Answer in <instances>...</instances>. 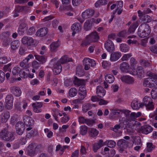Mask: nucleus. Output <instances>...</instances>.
Here are the masks:
<instances>
[{
  "mask_svg": "<svg viewBox=\"0 0 157 157\" xmlns=\"http://www.w3.org/2000/svg\"><path fill=\"white\" fill-rule=\"evenodd\" d=\"M72 61V59L68 57L67 56H64L62 57L59 59V61L57 62L54 65V68L53 70L54 74L58 75L61 72L62 67L60 64V63L61 64H64L67 62H71Z\"/></svg>",
  "mask_w": 157,
  "mask_h": 157,
  "instance_id": "nucleus-1",
  "label": "nucleus"
},
{
  "mask_svg": "<svg viewBox=\"0 0 157 157\" xmlns=\"http://www.w3.org/2000/svg\"><path fill=\"white\" fill-rule=\"evenodd\" d=\"M151 32V28L149 25L146 23L143 24L139 27L138 34L140 37L144 38L147 37Z\"/></svg>",
  "mask_w": 157,
  "mask_h": 157,
  "instance_id": "nucleus-2",
  "label": "nucleus"
},
{
  "mask_svg": "<svg viewBox=\"0 0 157 157\" xmlns=\"http://www.w3.org/2000/svg\"><path fill=\"white\" fill-rule=\"evenodd\" d=\"M147 75L149 77L144 79L143 85L146 87H152L154 86V85L153 83L151 82L150 81L155 82L156 80H157V75L150 72H148L147 73Z\"/></svg>",
  "mask_w": 157,
  "mask_h": 157,
  "instance_id": "nucleus-3",
  "label": "nucleus"
},
{
  "mask_svg": "<svg viewBox=\"0 0 157 157\" xmlns=\"http://www.w3.org/2000/svg\"><path fill=\"white\" fill-rule=\"evenodd\" d=\"M41 147V146L40 144L36 145L35 143H31L27 148V154L28 155L33 156L40 150Z\"/></svg>",
  "mask_w": 157,
  "mask_h": 157,
  "instance_id": "nucleus-4",
  "label": "nucleus"
},
{
  "mask_svg": "<svg viewBox=\"0 0 157 157\" xmlns=\"http://www.w3.org/2000/svg\"><path fill=\"white\" fill-rule=\"evenodd\" d=\"M94 15V17H97L100 15L98 12H95L92 8L87 9L85 10L82 13V16L84 19H86L93 17Z\"/></svg>",
  "mask_w": 157,
  "mask_h": 157,
  "instance_id": "nucleus-5",
  "label": "nucleus"
},
{
  "mask_svg": "<svg viewBox=\"0 0 157 157\" xmlns=\"http://www.w3.org/2000/svg\"><path fill=\"white\" fill-rule=\"evenodd\" d=\"M143 101L142 107L144 105L148 110H152L154 109V105L152 99L150 97L145 96L143 99Z\"/></svg>",
  "mask_w": 157,
  "mask_h": 157,
  "instance_id": "nucleus-6",
  "label": "nucleus"
},
{
  "mask_svg": "<svg viewBox=\"0 0 157 157\" xmlns=\"http://www.w3.org/2000/svg\"><path fill=\"white\" fill-rule=\"evenodd\" d=\"M83 63L84 65V69L86 70H89L90 66L94 67L96 64L95 61L94 59L88 58H84L83 60Z\"/></svg>",
  "mask_w": 157,
  "mask_h": 157,
  "instance_id": "nucleus-7",
  "label": "nucleus"
},
{
  "mask_svg": "<svg viewBox=\"0 0 157 157\" xmlns=\"http://www.w3.org/2000/svg\"><path fill=\"white\" fill-rule=\"evenodd\" d=\"M16 133L19 135H21L24 133L25 126L24 124L22 122H18L15 125Z\"/></svg>",
  "mask_w": 157,
  "mask_h": 157,
  "instance_id": "nucleus-8",
  "label": "nucleus"
},
{
  "mask_svg": "<svg viewBox=\"0 0 157 157\" xmlns=\"http://www.w3.org/2000/svg\"><path fill=\"white\" fill-rule=\"evenodd\" d=\"M120 111L124 114L127 121H131L135 120L134 112L131 113V111L128 110L124 109H121Z\"/></svg>",
  "mask_w": 157,
  "mask_h": 157,
  "instance_id": "nucleus-9",
  "label": "nucleus"
},
{
  "mask_svg": "<svg viewBox=\"0 0 157 157\" xmlns=\"http://www.w3.org/2000/svg\"><path fill=\"white\" fill-rule=\"evenodd\" d=\"M129 143L128 140L124 139L119 140L117 143V145L119 147V150L122 151L124 149L129 146Z\"/></svg>",
  "mask_w": 157,
  "mask_h": 157,
  "instance_id": "nucleus-10",
  "label": "nucleus"
},
{
  "mask_svg": "<svg viewBox=\"0 0 157 157\" xmlns=\"http://www.w3.org/2000/svg\"><path fill=\"white\" fill-rule=\"evenodd\" d=\"M105 48L107 51L109 52H113L115 49L113 43L110 40H108L105 43Z\"/></svg>",
  "mask_w": 157,
  "mask_h": 157,
  "instance_id": "nucleus-11",
  "label": "nucleus"
},
{
  "mask_svg": "<svg viewBox=\"0 0 157 157\" xmlns=\"http://www.w3.org/2000/svg\"><path fill=\"white\" fill-rule=\"evenodd\" d=\"M120 79L123 82L126 83L133 84L134 83L135 80L134 78L129 75H123L121 76Z\"/></svg>",
  "mask_w": 157,
  "mask_h": 157,
  "instance_id": "nucleus-12",
  "label": "nucleus"
},
{
  "mask_svg": "<svg viewBox=\"0 0 157 157\" xmlns=\"http://www.w3.org/2000/svg\"><path fill=\"white\" fill-rule=\"evenodd\" d=\"M87 38L90 40V41L92 42H96L99 39V37L97 32L94 31L87 35Z\"/></svg>",
  "mask_w": 157,
  "mask_h": 157,
  "instance_id": "nucleus-13",
  "label": "nucleus"
},
{
  "mask_svg": "<svg viewBox=\"0 0 157 157\" xmlns=\"http://www.w3.org/2000/svg\"><path fill=\"white\" fill-rule=\"evenodd\" d=\"M43 105V103L41 102L33 103L32 104V106L33 107L34 112L36 113L41 112L42 109L40 108L42 107Z\"/></svg>",
  "mask_w": 157,
  "mask_h": 157,
  "instance_id": "nucleus-14",
  "label": "nucleus"
},
{
  "mask_svg": "<svg viewBox=\"0 0 157 157\" xmlns=\"http://www.w3.org/2000/svg\"><path fill=\"white\" fill-rule=\"evenodd\" d=\"M21 42L28 46L34 45L33 39L30 37L24 36L21 39Z\"/></svg>",
  "mask_w": 157,
  "mask_h": 157,
  "instance_id": "nucleus-15",
  "label": "nucleus"
},
{
  "mask_svg": "<svg viewBox=\"0 0 157 157\" xmlns=\"http://www.w3.org/2000/svg\"><path fill=\"white\" fill-rule=\"evenodd\" d=\"M71 29L73 31L72 33V35H74L77 33L81 29V25L78 22H76L73 24L71 26Z\"/></svg>",
  "mask_w": 157,
  "mask_h": 157,
  "instance_id": "nucleus-16",
  "label": "nucleus"
},
{
  "mask_svg": "<svg viewBox=\"0 0 157 157\" xmlns=\"http://www.w3.org/2000/svg\"><path fill=\"white\" fill-rule=\"evenodd\" d=\"M139 130L140 132L147 134L151 132L152 131V129L150 126L147 125H145L140 127Z\"/></svg>",
  "mask_w": 157,
  "mask_h": 157,
  "instance_id": "nucleus-17",
  "label": "nucleus"
},
{
  "mask_svg": "<svg viewBox=\"0 0 157 157\" xmlns=\"http://www.w3.org/2000/svg\"><path fill=\"white\" fill-rule=\"evenodd\" d=\"M121 53L119 52H112L110 55V60L115 62L121 56Z\"/></svg>",
  "mask_w": 157,
  "mask_h": 157,
  "instance_id": "nucleus-18",
  "label": "nucleus"
},
{
  "mask_svg": "<svg viewBox=\"0 0 157 157\" xmlns=\"http://www.w3.org/2000/svg\"><path fill=\"white\" fill-rule=\"evenodd\" d=\"M144 73L143 67L141 66H138L137 67L136 72H133L131 74L133 75H137V78H140L143 76Z\"/></svg>",
  "mask_w": 157,
  "mask_h": 157,
  "instance_id": "nucleus-19",
  "label": "nucleus"
},
{
  "mask_svg": "<svg viewBox=\"0 0 157 157\" xmlns=\"http://www.w3.org/2000/svg\"><path fill=\"white\" fill-rule=\"evenodd\" d=\"M10 92L15 96L19 97L21 94V91L20 88L18 86H13L10 88Z\"/></svg>",
  "mask_w": 157,
  "mask_h": 157,
  "instance_id": "nucleus-20",
  "label": "nucleus"
},
{
  "mask_svg": "<svg viewBox=\"0 0 157 157\" xmlns=\"http://www.w3.org/2000/svg\"><path fill=\"white\" fill-rule=\"evenodd\" d=\"M78 94L81 99H83L86 95V91L84 85L81 86L79 89Z\"/></svg>",
  "mask_w": 157,
  "mask_h": 157,
  "instance_id": "nucleus-21",
  "label": "nucleus"
},
{
  "mask_svg": "<svg viewBox=\"0 0 157 157\" xmlns=\"http://www.w3.org/2000/svg\"><path fill=\"white\" fill-rule=\"evenodd\" d=\"M23 120L24 124H25L26 126L30 127L34 124V120L29 116H24L23 118Z\"/></svg>",
  "mask_w": 157,
  "mask_h": 157,
  "instance_id": "nucleus-22",
  "label": "nucleus"
},
{
  "mask_svg": "<svg viewBox=\"0 0 157 157\" xmlns=\"http://www.w3.org/2000/svg\"><path fill=\"white\" fill-rule=\"evenodd\" d=\"M10 117L9 112L3 113L1 115L0 117V121L2 123L6 122Z\"/></svg>",
  "mask_w": 157,
  "mask_h": 157,
  "instance_id": "nucleus-23",
  "label": "nucleus"
},
{
  "mask_svg": "<svg viewBox=\"0 0 157 157\" xmlns=\"http://www.w3.org/2000/svg\"><path fill=\"white\" fill-rule=\"evenodd\" d=\"M48 31L47 28H41L37 31L36 35L40 37L44 36L47 33Z\"/></svg>",
  "mask_w": 157,
  "mask_h": 157,
  "instance_id": "nucleus-24",
  "label": "nucleus"
},
{
  "mask_svg": "<svg viewBox=\"0 0 157 157\" xmlns=\"http://www.w3.org/2000/svg\"><path fill=\"white\" fill-rule=\"evenodd\" d=\"M103 140H100L98 143H94L92 145L94 151V152H96L98 150L103 146Z\"/></svg>",
  "mask_w": 157,
  "mask_h": 157,
  "instance_id": "nucleus-25",
  "label": "nucleus"
},
{
  "mask_svg": "<svg viewBox=\"0 0 157 157\" xmlns=\"http://www.w3.org/2000/svg\"><path fill=\"white\" fill-rule=\"evenodd\" d=\"M96 93L98 96L102 98L105 94V90L101 86H98L97 88Z\"/></svg>",
  "mask_w": 157,
  "mask_h": 157,
  "instance_id": "nucleus-26",
  "label": "nucleus"
},
{
  "mask_svg": "<svg viewBox=\"0 0 157 157\" xmlns=\"http://www.w3.org/2000/svg\"><path fill=\"white\" fill-rule=\"evenodd\" d=\"M129 64L126 62H123L121 64L120 69L123 72L127 73L128 71L129 68Z\"/></svg>",
  "mask_w": 157,
  "mask_h": 157,
  "instance_id": "nucleus-27",
  "label": "nucleus"
},
{
  "mask_svg": "<svg viewBox=\"0 0 157 157\" xmlns=\"http://www.w3.org/2000/svg\"><path fill=\"white\" fill-rule=\"evenodd\" d=\"M14 134V133L13 132L9 131L8 130L5 141L10 142L13 140L15 139Z\"/></svg>",
  "mask_w": 157,
  "mask_h": 157,
  "instance_id": "nucleus-28",
  "label": "nucleus"
},
{
  "mask_svg": "<svg viewBox=\"0 0 157 157\" xmlns=\"http://www.w3.org/2000/svg\"><path fill=\"white\" fill-rule=\"evenodd\" d=\"M29 70L28 68H23L20 70L19 71V75L20 77L25 78L27 76V74L29 73Z\"/></svg>",
  "mask_w": 157,
  "mask_h": 157,
  "instance_id": "nucleus-29",
  "label": "nucleus"
},
{
  "mask_svg": "<svg viewBox=\"0 0 157 157\" xmlns=\"http://www.w3.org/2000/svg\"><path fill=\"white\" fill-rule=\"evenodd\" d=\"M10 45L11 49L13 51L19 46V42L18 40H14L11 43Z\"/></svg>",
  "mask_w": 157,
  "mask_h": 157,
  "instance_id": "nucleus-30",
  "label": "nucleus"
},
{
  "mask_svg": "<svg viewBox=\"0 0 157 157\" xmlns=\"http://www.w3.org/2000/svg\"><path fill=\"white\" fill-rule=\"evenodd\" d=\"M131 106L133 109H138L140 107H142V104H140L138 101L134 100L131 103Z\"/></svg>",
  "mask_w": 157,
  "mask_h": 157,
  "instance_id": "nucleus-31",
  "label": "nucleus"
},
{
  "mask_svg": "<svg viewBox=\"0 0 157 157\" xmlns=\"http://www.w3.org/2000/svg\"><path fill=\"white\" fill-rule=\"evenodd\" d=\"M8 130L4 128L0 131V139L2 140L5 141L6 135H7Z\"/></svg>",
  "mask_w": 157,
  "mask_h": 157,
  "instance_id": "nucleus-32",
  "label": "nucleus"
},
{
  "mask_svg": "<svg viewBox=\"0 0 157 157\" xmlns=\"http://www.w3.org/2000/svg\"><path fill=\"white\" fill-rule=\"evenodd\" d=\"M27 26V24H26L24 22L21 23L18 29L19 32H21V34L23 33L24 31L27 29L28 27Z\"/></svg>",
  "mask_w": 157,
  "mask_h": 157,
  "instance_id": "nucleus-33",
  "label": "nucleus"
},
{
  "mask_svg": "<svg viewBox=\"0 0 157 157\" xmlns=\"http://www.w3.org/2000/svg\"><path fill=\"white\" fill-rule=\"evenodd\" d=\"M73 83L75 85L78 86H83L84 85L85 82L83 80L78 78L76 77H75Z\"/></svg>",
  "mask_w": 157,
  "mask_h": 157,
  "instance_id": "nucleus-34",
  "label": "nucleus"
},
{
  "mask_svg": "<svg viewBox=\"0 0 157 157\" xmlns=\"http://www.w3.org/2000/svg\"><path fill=\"white\" fill-rule=\"evenodd\" d=\"M138 24L137 22L134 23L132 25H131L129 28L128 33H133L134 32L138 26Z\"/></svg>",
  "mask_w": 157,
  "mask_h": 157,
  "instance_id": "nucleus-35",
  "label": "nucleus"
},
{
  "mask_svg": "<svg viewBox=\"0 0 157 157\" xmlns=\"http://www.w3.org/2000/svg\"><path fill=\"white\" fill-rule=\"evenodd\" d=\"M90 135L92 137L97 136L98 134V131L95 128H91L89 129Z\"/></svg>",
  "mask_w": 157,
  "mask_h": 157,
  "instance_id": "nucleus-36",
  "label": "nucleus"
},
{
  "mask_svg": "<svg viewBox=\"0 0 157 157\" xmlns=\"http://www.w3.org/2000/svg\"><path fill=\"white\" fill-rule=\"evenodd\" d=\"M34 56L36 59L40 62V64H43L46 61L45 58L43 56L35 54Z\"/></svg>",
  "mask_w": 157,
  "mask_h": 157,
  "instance_id": "nucleus-37",
  "label": "nucleus"
},
{
  "mask_svg": "<svg viewBox=\"0 0 157 157\" xmlns=\"http://www.w3.org/2000/svg\"><path fill=\"white\" fill-rule=\"evenodd\" d=\"M120 49L122 52H125L128 51L129 48L126 44H122L120 45Z\"/></svg>",
  "mask_w": 157,
  "mask_h": 157,
  "instance_id": "nucleus-38",
  "label": "nucleus"
},
{
  "mask_svg": "<svg viewBox=\"0 0 157 157\" xmlns=\"http://www.w3.org/2000/svg\"><path fill=\"white\" fill-rule=\"evenodd\" d=\"M106 82L109 83H113L114 81V77L112 74H108L105 77Z\"/></svg>",
  "mask_w": 157,
  "mask_h": 157,
  "instance_id": "nucleus-39",
  "label": "nucleus"
},
{
  "mask_svg": "<svg viewBox=\"0 0 157 157\" xmlns=\"http://www.w3.org/2000/svg\"><path fill=\"white\" fill-rule=\"evenodd\" d=\"M107 0H98L95 3L94 6L96 8L100 6L107 4Z\"/></svg>",
  "mask_w": 157,
  "mask_h": 157,
  "instance_id": "nucleus-40",
  "label": "nucleus"
},
{
  "mask_svg": "<svg viewBox=\"0 0 157 157\" xmlns=\"http://www.w3.org/2000/svg\"><path fill=\"white\" fill-rule=\"evenodd\" d=\"M59 46V45L57 42H52L50 45L51 51L53 52L56 51Z\"/></svg>",
  "mask_w": 157,
  "mask_h": 157,
  "instance_id": "nucleus-41",
  "label": "nucleus"
},
{
  "mask_svg": "<svg viewBox=\"0 0 157 157\" xmlns=\"http://www.w3.org/2000/svg\"><path fill=\"white\" fill-rule=\"evenodd\" d=\"M15 10L18 12H21L22 11L26 12L28 11V7L26 6H17L16 7Z\"/></svg>",
  "mask_w": 157,
  "mask_h": 157,
  "instance_id": "nucleus-42",
  "label": "nucleus"
},
{
  "mask_svg": "<svg viewBox=\"0 0 157 157\" xmlns=\"http://www.w3.org/2000/svg\"><path fill=\"white\" fill-rule=\"evenodd\" d=\"M10 35V32L7 31L2 33L0 35V38L2 40L9 39V37Z\"/></svg>",
  "mask_w": 157,
  "mask_h": 157,
  "instance_id": "nucleus-43",
  "label": "nucleus"
},
{
  "mask_svg": "<svg viewBox=\"0 0 157 157\" xmlns=\"http://www.w3.org/2000/svg\"><path fill=\"white\" fill-rule=\"evenodd\" d=\"M152 98L153 99L157 98V87H154L151 92Z\"/></svg>",
  "mask_w": 157,
  "mask_h": 157,
  "instance_id": "nucleus-44",
  "label": "nucleus"
},
{
  "mask_svg": "<svg viewBox=\"0 0 157 157\" xmlns=\"http://www.w3.org/2000/svg\"><path fill=\"white\" fill-rule=\"evenodd\" d=\"M77 94V90L75 88H72L70 89L69 91V94L71 97L75 96Z\"/></svg>",
  "mask_w": 157,
  "mask_h": 157,
  "instance_id": "nucleus-45",
  "label": "nucleus"
},
{
  "mask_svg": "<svg viewBox=\"0 0 157 157\" xmlns=\"http://www.w3.org/2000/svg\"><path fill=\"white\" fill-rule=\"evenodd\" d=\"M105 143L107 144L108 146L110 148H113L116 145V142L112 140L106 141Z\"/></svg>",
  "mask_w": 157,
  "mask_h": 157,
  "instance_id": "nucleus-46",
  "label": "nucleus"
},
{
  "mask_svg": "<svg viewBox=\"0 0 157 157\" xmlns=\"http://www.w3.org/2000/svg\"><path fill=\"white\" fill-rule=\"evenodd\" d=\"M87 127L85 125H82L80 127V133L82 135H85L87 132Z\"/></svg>",
  "mask_w": 157,
  "mask_h": 157,
  "instance_id": "nucleus-47",
  "label": "nucleus"
},
{
  "mask_svg": "<svg viewBox=\"0 0 157 157\" xmlns=\"http://www.w3.org/2000/svg\"><path fill=\"white\" fill-rule=\"evenodd\" d=\"M147 150L148 152H151L155 148V146L153 145L152 143H147Z\"/></svg>",
  "mask_w": 157,
  "mask_h": 157,
  "instance_id": "nucleus-48",
  "label": "nucleus"
},
{
  "mask_svg": "<svg viewBox=\"0 0 157 157\" xmlns=\"http://www.w3.org/2000/svg\"><path fill=\"white\" fill-rule=\"evenodd\" d=\"M20 65L23 68H27L29 67L28 62L25 59L20 63Z\"/></svg>",
  "mask_w": 157,
  "mask_h": 157,
  "instance_id": "nucleus-49",
  "label": "nucleus"
},
{
  "mask_svg": "<svg viewBox=\"0 0 157 157\" xmlns=\"http://www.w3.org/2000/svg\"><path fill=\"white\" fill-rule=\"evenodd\" d=\"M91 43V42L90 41L89 39L87 38L86 36V39L82 41L81 45L83 47H86Z\"/></svg>",
  "mask_w": 157,
  "mask_h": 157,
  "instance_id": "nucleus-50",
  "label": "nucleus"
},
{
  "mask_svg": "<svg viewBox=\"0 0 157 157\" xmlns=\"http://www.w3.org/2000/svg\"><path fill=\"white\" fill-rule=\"evenodd\" d=\"M91 108L90 104L87 103L84 104L82 106V110L84 112H86L88 110H90Z\"/></svg>",
  "mask_w": 157,
  "mask_h": 157,
  "instance_id": "nucleus-51",
  "label": "nucleus"
},
{
  "mask_svg": "<svg viewBox=\"0 0 157 157\" xmlns=\"http://www.w3.org/2000/svg\"><path fill=\"white\" fill-rule=\"evenodd\" d=\"M84 27L85 30L86 31H87L90 29L91 26L89 21L87 20L84 23Z\"/></svg>",
  "mask_w": 157,
  "mask_h": 157,
  "instance_id": "nucleus-52",
  "label": "nucleus"
},
{
  "mask_svg": "<svg viewBox=\"0 0 157 157\" xmlns=\"http://www.w3.org/2000/svg\"><path fill=\"white\" fill-rule=\"evenodd\" d=\"M132 56V55L131 53L125 54L121 58V60L122 61L128 60V59L129 58Z\"/></svg>",
  "mask_w": 157,
  "mask_h": 157,
  "instance_id": "nucleus-53",
  "label": "nucleus"
},
{
  "mask_svg": "<svg viewBox=\"0 0 157 157\" xmlns=\"http://www.w3.org/2000/svg\"><path fill=\"white\" fill-rule=\"evenodd\" d=\"M13 97L11 94H10L7 95L5 99V102H13Z\"/></svg>",
  "mask_w": 157,
  "mask_h": 157,
  "instance_id": "nucleus-54",
  "label": "nucleus"
},
{
  "mask_svg": "<svg viewBox=\"0 0 157 157\" xmlns=\"http://www.w3.org/2000/svg\"><path fill=\"white\" fill-rule=\"evenodd\" d=\"M37 133V132L35 130H31L30 132L28 133L26 135L27 136L28 138L33 136L36 135Z\"/></svg>",
  "mask_w": 157,
  "mask_h": 157,
  "instance_id": "nucleus-55",
  "label": "nucleus"
},
{
  "mask_svg": "<svg viewBox=\"0 0 157 157\" xmlns=\"http://www.w3.org/2000/svg\"><path fill=\"white\" fill-rule=\"evenodd\" d=\"M5 79V74L4 72L0 70V83H2Z\"/></svg>",
  "mask_w": 157,
  "mask_h": 157,
  "instance_id": "nucleus-56",
  "label": "nucleus"
},
{
  "mask_svg": "<svg viewBox=\"0 0 157 157\" xmlns=\"http://www.w3.org/2000/svg\"><path fill=\"white\" fill-rule=\"evenodd\" d=\"M20 70V68L18 67H15L12 70V73L14 75H18Z\"/></svg>",
  "mask_w": 157,
  "mask_h": 157,
  "instance_id": "nucleus-57",
  "label": "nucleus"
},
{
  "mask_svg": "<svg viewBox=\"0 0 157 157\" xmlns=\"http://www.w3.org/2000/svg\"><path fill=\"white\" fill-rule=\"evenodd\" d=\"M141 64L142 65L145 67H148L150 66V63L149 62L144 59L142 60L141 62Z\"/></svg>",
  "mask_w": 157,
  "mask_h": 157,
  "instance_id": "nucleus-58",
  "label": "nucleus"
},
{
  "mask_svg": "<svg viewBox=\"0 0 157 157\" xmlns=\"http://www.w3.org/2000/svg\"><path fill=\"white\" fill-rule=\"evenodd\" d=\"M2 40H3L2 45L4 47H7L10 44V39H7Z\"/></svg>",
  "mask_w": 157,
  "mask_h": 157,
  "instance_id": "nucleus-59",
  "label": "nucleus"
},
{
  "mask_svg": "<svg viewBox=\"0 0 157 157\" xmlns=\"http://www.w3.org/2000/svg\"><path fill=\"white\" fill-rule=\"evenodd\" d=\"M63 7H62L61 6H60L59 9L61 10H71L72 9V8L70 5H66L65 6H63Z\"/></svg>",
  "mask_w": 157,
  "mask_h": 157,
  "instance_id": "nucleus-60",
  "label": "nucleus"
},
{
  "mask_svg": "<svg viewBox=\"0 0 157 157\" xmlns=\"http://www.w3.org/2000/svg\"><path fill=\"white\" fill-rule=\"evenodd\" d=\"M127 33L126 30H124L119 32L117 35L121 37H124L125 36L126 34Z\"/></svg>",
  "mask_w": 157,
  "mask_h": 157,
  "instance_id": "nucleus-61",
  "label": "nucleus"
},
{
  "mask_svg": "<svg viewBox=\"0 0 157 157\" xmlns=\"http://www.w3.org/2000/svg\"><path fill=\"white\" fill-rule=\"evenodd\" d=\"M85 123L88 125H92L94 123V121L92 119H89L86 118Z\"/></svg>",
  "mask_w": 157,
  "mask_h": 157,
  "instance_id": "nucleus-62",
  "label": "nucleus"
},
{
  "mask_svg": "<svg viewBox=\"0 0 157 157\" xmlns=\"http://www.w3.org/2000/svg\"><path fill=\"white\" fill-rule=\"evenodd\" d=\"M115 151L113 149H111L108 153L107 157H113L115 155Z\"/></svg>",
  "mask_w": 157,
  "mask_h": 157,
  "instance_id": "nucleus-63",
  "label": "nucleus"
},
{
  "mask_svg": "<svg viewBox=\"0 0 157 157\" xmlns=\"http://www.w3.org/2000/svg\"><path fill=\"white\" fill-rule=\"evenodd\" d=\"M150 49L151 52L157 54V44L151 46Z\"/></svg>",
  "mask_w": 157,
  "mask_h": 157,
  "instance_id": "nucleus-64",
  "label": "nucleus"
}]
</instances>
